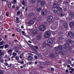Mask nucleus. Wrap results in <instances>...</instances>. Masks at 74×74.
<instances>
[{
	"mask_svg": "<svg viewBox=\"0 0 74 74\" xmlns=\"http://www.w3.org/2000/svg\"><path fill=\"white\" fill-rule=\"evenodd\" d=\"M58 5H59V4L58 3H54L53 5V8L55 9L56 8L57 10L60 12H61L63 11V9L60 7L58 6Z\"/></svg>",
	"mask_w": 74,
	"mask_h": 74,
	"instance_id": "f257e3e1",
	"label": "nucleus"
},
{
	"mask_svg": "<svg viewBox=\"0 0 74 74\" xmlns=\"http://www.w3.org/2000/svg\"><path fill=\"white\" fill-rule=\"evenodd\" d=\"M54 51H55V52H58L59 53L62 55L63 56L64 55V53L63 52L61 51H58L59 49L58 48V47H55V49H54Z\"/></svg>",
	"mask_w": 74,
	"mask_h": 74,
	"instance_id": "f03ea898",
	"label": "nucleus"
},
{
	"mask_svg": "<svg viewBox=\"0 0 74 74\" xmlns=\"http://www.w3.org/2000/svg\"><path fill=\"white\" fill-rule=\"evenodd\" d=\"M45 29L46 26L43 25H40L39 27V30L41 31H45Z\"/></svg>",
	"mask_w": 74,
	"mask_h": 74,
	"instance_id": "7ed1b4c3",
	"label": "nucleus"
},
{
	"mask_svg": "<svg viewBox=\"0 0 74 74\" xmlns=\"http://www.w3.org/2000/svg\"><path fill=\"white\" fill-rule=\"evenodd\" d=\"M51 33L49 31H47L45 34V36L47 38H48L51 36Z\"/></svg>",
	"mask_w": 74,
	"mask_h": 74,
	"instance_id": "20e7f679",
	"label": "nucleus"
},
{
	"mask_svg": "<svg viewBox=\"0 0 74 74\" xmlns=\"http://www.w3.org/2000/svg\"><path fill=\"white\" fill-rule=\"evenodd\" d=\"M49 57L50 58H51L52 59H53V60H55V59L56 58V57L55 56L54 53H51L49 54Z\"/></svg>",
	"mask_w": 74,
	"mask_h": 74,
	"instance_id": "39448f33",
	"label": "nucleus"
},
{
	"mask_svg": "<svg viewBox=\"0 0 74 74\" xmlns=\"http://www.w3.org/2000/svg\"><path fill=\"white\" fill-rule=\"evenodd\" d=\"M47 42L48 43L51 44H53V40L51 38H49L47 40Z\"/></svg>",
	"mask_w": 74,
	"mask_h": 74,
	"instance_id": "423d86ee",
	"label": "nucleus"
},
{
	"mask_svg": "<svg viewBox=\"0 0 74 74\" xmlns=\"http://www.w3.org/2000/svg\"><path fill=\"white\" fill-rule=\"evenodd\" d=\"M53 19V17L52 16H49L47 17V21L48 22H50Z\"/></svg>",
	"mask_w": 74,
	"mask_h": 74,
	"instance_id": "0eeeda50",
	"label": "nucleus"
},
{
	"mask_svg": "<svg viewBox=\"0 0 74 74\" xmlns=\"http://www.w3.org/2000/svg\"><path fill=\"white\" fill-rule=\"evenodd\" d=\"M47 12L46 10H43L41 12V14L42 16H45L47 15Z\"/></svg>",
	"mask_w": 74,
	"mask_h": 74,
	"instance_id": "6e6552de",
	"label": "nucleus"
},
{
	"mask_svg": "<svg viewBox=\"0 0 74 74\" xmlns=\"http://www.w3.org/2000/svg\"><path fill=\"white\" fill-rule=\"evenodd\" d=\"M68 35L71 38H72L73 37V32H71V31L69 32L68 33Z\"/></svg>",
	"mask_w": 74,
	"mask_h": 74,
	"instance_id": "1a4fd4ad",
	"label": "nucleus"
},
{
	"mask_svg": "<svg viewBox=\"0 0 74 74\" xmlns=\"http://www.w3.org/2000/svg\"><path fill=\"white\" fill-rule=\"evenodd\" d=\"M38 47L36 46H35V47H33V49L34 50V51H33V53H36V51H37L38 49Z\"/></svg>",
	"mask_w": 74,
	"mask_h": 74,
	"instance_id": "9d476101",
	"label": "nucleus"
},
{
	"mask_svg": "<svg viewBox=\"0 0 74 74\" xmlns=\"http://www.w3.org/2000/svg\"><path fill=\"white\" fill-rule=\"evenodd\" d=\"M42 51L44 52V53L46 54H48L49 53V51L47 50V49H45L43 50Z\"/></svg>",
	"mask_w": 74,
	"mask_h": 74,
	"instance_id": "9b49d317",
	"label": "nucleus"
},
{
	"mask_svg": "<svg viewBox=\"0 0 74 74\" xmlns=\"http://www.w3.org/2000/svg\"><path fill=\"white\" fill-rule=\"evenodd\" d=\"M40 4L41 6L45 5L46 4V2L45 1L43 0L40 1Z\"/></svg>",
	"mask_w": 74,
	"mask_h": 74,
	"instance_id": "f8f14e48",
	"label": "nucleus"
},
{
	"mask_svg": "<svg viewBox=\"0 0 74 74\" xmlns=\"http://www.w3.org/2000/svg\"><path fill=\"white\" fill-rule=\"evenodd\" d=\"M73 41L71 40H67V43L71 45L73 44Z\"/></svg>",
	"mask_w": 74,
	"mask_h": 74,
	"instance_id": "ddd939ff",
	"label": "nucleus"
},
{
	"mask_svg": "<svg viewBox=\"0 0 74 74\" xmlns=\"http://www.w3.org/2000/svg\"><path fill=\"white\" fill-rule=\"evenodd\" d=\"M38 32V30H37V29L33 30L32 31V33L33 34L35 35H36Z\"/></svg>",
	"mask_w": 74,
	"mask_h": 74,
	"instance_id": "4468645a",
	"label": "nucleus"
},
{
	"mask_svg": "<svg viewBox=\"0 0 74 74\" xmlns=\"http://www.w3.org/2000/svg\"><path fill=\"white\" fill-rule=\"evenodd\" d=\"M34 23V21L33 20H30L27 23V24L29 25H32Z\"/></svg>",
	"mask_w": 74,
	"mask_h": 74,
	"instance_id": "2eb2a0df",
	"label": "nucleus"
},
{
	"mask_svg": "<svg viewBox=\"0 0 74 74\" xmlns=\"http://www.w3.org/2000/svg\"><path fill=\"white\" fill-rule=\"evenodd\" d=\"M14 48L15 49L14 51L15 52L17 53L18 52V50L19 49V48L18 47H14Z\"/></svg>",
	"mask_w": 74,
	"mask_h": 74,
	"instance_id": "dca6fc26",
	"label": "nucleus"
},
{
	"mask_svg": "<svg viewBox=\"0 0 74 74\" xmlns=\"http://www.w3.org/2000/svg\"><path fill=\"white\" fill-rule=\"evenodd\" d=\"M32 57L30 55H29L28 56V61H31L32 60Z\"/></svg>",
	"mask_w": 74,
	"mask_h": 74,
	"instance_id": "f3484780",
	"label": "nucleus"
},
{
	"mask_svg": "<svg viewBox=\"0 0 74 74\" xmlns=\"http://www.w3.org/2000/svg\"><path fill=\"white\" fill-rule=\"evenodd\" d=\"M69 25L71 27H72L74 26V22H71L69 24Z\"/></svg>",
	"mask_w": 74,
	"mask_h": 74,
	"instance_id": "a211bd4d",
	"label": "nucleus"
},
{
	"mask_svg": "<svg viewBox=\"0 0 74 74\" xmlns=\"http://www.w3.org/2000/svg\"><path fill=\"white\" fill-rule=\"evenodd\" d=\"M74 14L73 12H70L69 13V16L70 17L73 18L74 16Z\"/></svg>",
	"mask_w": 74,
	"mask_h": 74,
	"instance_id": "6ab92c4d",
	"label": "nucleus"
},
{
	"mask_svg": "<svg viewBox=\"0 0 74 74\" xmlns=\"http://www.w3.org/2000/svg\"><path fill=\"white\" fill-rule=\"evenodd\" d=\"M42 9V8L40 7L38 8H37L36 9V11L38 12H40Z\"/></svg>",
	"mask_w": 74,
	"mask_h": 74,
	"instance_id": "aec40b11",
	"label": "nucleus"
},
{
	"mask_svg": "<svg viewBox=\"0 0 74 74\" xmlns=\"http://www.w3.org/2000/svg\"><path fill=\"white\" fill-rule=\"evenodd\" d=\"M16 22L17 23H19L20 22V21L19 18L18 17H16Z\"/></svg>",
	"mask_w": 74,
	"mask_h": 74,
	"instance_id": "412c9836",
	"label": "nucleus"
},
{
	"mask_svg": "<svg viewBox=\"0 0 74 74\" xmlns=\"http://www.w3.org/2000/svg\"><path fill=\"white\" fill-rule=\"evenodd\" d=\"M36 37L38 39L40 40V39H41L42 37V35L40 34L36 36Z\"/></svg>",
	"mask_w": 74,
	"mask_h": 74,
	"instance_id": "4be33fe9",
	"label": "nucleus"
},
{
	"mask_svg": "<svg viewBox=\"0 0 74 74\" xmlns=\"http://www.w3.org/2000/svg\"><path fill=\"white\" fill-rule=\"evenodd\" d=\"M11 3L13 4H15L17 2L16 0H13L11 2Z\"/></svg>",
	"mask_w": 74,
	"mask_h": 74,
	"instance_id": "5701e85b",
	"label": "nucleus"
},
{
	"mask_svg": "<svg viewBox=\"0 0 74 74\" xmlns=\"http://www.w3.org/2000/svg\"><path fill=\"white\" fill-rule=\"evenodd\" d=\"M47 45V44L45 43H43L42 44V47H43V49L45 48L46 47Z\"/></svg>",
	"mask_w": 74,
	"mask_h": 74,
	"instance_id": "b1692460",
	"label": "nucleus"
},
{
	"mask_svg": "<svg viewBox=\"0 0 74 74\" xmlns=\"http://www.w3.org/2000/svg\"><path fill=\"white\" fill-rule=\"evenodd\" d=\"M53 13L56 14H58V12L56 10H54L53 11Z\"/></svg>",
	"mask_w": 74,
	"mask_h": 74,
	"instance_id": "393cba45",
	"label": "nucleus"
},
{
	"mask_svg": "<svg viewBox=\"0 0 74 74\" xmlns=\"http://www.w3.org/2000/svg\"><path fill=\"white\" fill-rule=\"evenodd\" d=\"M64 26L65 28H67V27H68V24L67 23L65 22L64 23Z\"/></svg>",
	"mask_w": 74,
	"mask_h": 74,
	"instance_id": "a878e982",
	"label": "nucleus"
},
{
	"mask_svg": "<svg viewBox=\"0 0 74 74\" xmlns=\"http://www.w3.org/2000/svg\"><path fill=\"white\" fill-rule=\"evenodd\" d=\"M35 15V14L34 13H30L29 14V16L31 17H33Z\"/></svg>",
	"mask_w": 74,
	"mask_h": 74,
	"instance_id": "bb28decb",
	"label": "nucleus"
},
{
	"mask_svg": "<svg viewBox=\"0 0 74 74\" xmlns=\"http://www.w3.org/2000/svg\"><path fill=\"white\" fill-rule=\"evenodd\" d=\"M70 47V45L67 44H65V45H64V47L66 48H69Z\"/></svg>",
	"mask_w": 74,
	"mask_h": 74,
	"instance_id": "cd10ccee",
	"label": "nucleus"
},
{
	"mask_svg": "<svg viewBox=\"0 0 74 74\" xmlns=\"http://www.w3.org/2000/svg\"><path fill=\"white\" fill-rule=\"evenodd\" d=\"M58 48L60 50H62V46L61 45H60L58 46Z\"/></svg>",
	"mask_w": 74,
	"mask_h": 74,
	"instance_id": "c85d7f7f",
	"label": "nucleus"
},
{
	"mask_svg": "<svg viewBox=\"0 0 74 74\" xmlns=\"http://www.w3.org/2000/svg\"><path fill=\"white\" fill-rule=\"evenodd\" d=\"M36 1L35 0H31L30 1L31 3L32 4H35Z\"/></svg>",
	"mask_w": 74,
	"mask_h": 74,
	"instance_id": "c756f323",
	"label": "nucleus"
},
{
	"mask_svg": "<svg viewBox=\"0 0 74 74\" xmlns=\"http://www.w3.org/2000/svg\"><path fill=\"white\" fill-rule=\"evenodd\" d=\"M18 63H19L21 64H23L24 63V62L23 61H21V60H19L18 61Z\"/></svg>",
	"mask_w": 74,
	"mask_h": 74,
	"instance_id": "7c9ffc66",
	"label": "nucleus"
},
{
	"mask_svg": "<svg viewBox=\"0 0 74 74\" xmlns=\"http://www.w3.org/2000/svg\"><path fill=\"white\" fill-rule=\"evenodd\" d=\"M5 53L3 51H2L0 53V56H3Z\"/></svg>",
	"mask_w": 74,
	"mask_h": 74,
	"instance_id": "2f4dec72",
	"label": "nucleus"
},
{
	"mask_svg": "<svg viewBox=\"0 0 74 74\" xmlns=\"http://www.w3.org/2000/svg\"><path fill=\"white\" fill-rule=\"evenodd\" d=\"M63 51L66 53H67V50L65 48H63Z\"/></svg>",
	"mask_w": 74,
	"mask_h": 74,
	"instance_id": "473e14b6",
	"label": "nucleus"
},
{
	"mask_svg": "<svg viewBox=\"0 0 74 74\" xmlns=\"http://www.w3.org/2000/svg\"><path fill=\"white\" fill-rule=\"evenodd\" d=\"M22 4V5H24L25 7L26 6L25 4V2L24 1H23L21 3Z\"/></svg>",
	"mask_w": 74,
	"mask_h": 74,
	"instance_id": "72a5a7b5",
	"label": "nucleus"
},
{
	"mask_svg": "<svg viewBox=\"0 0 74 74\" xmlns=\"http://www.w3.org/2000/svg\"><path fill=\"white\" fill-rule=\"evenodd\" d=\"M8 5L9 8H10L12 6L11 3L9 2L8 3Z\"/></svg>",
	"mask_w": 74,
	"mask_h": 74,
	"instance_id": "f704fd0d",
	"label": "nucleus"
},
{
	"mask_svg": "<svg viewBox=\"0 0 74 74\" xmlns=\"http://www.w3.org/2000/svg\"><path fill=\"white\" fill-rule=\"evenodd\" d=\"M62 31H60V32H58V34L59 35H62Z\"/></svg>",
	"mask_w": 74,
	"mask_h": 74,
	"instance_id": "c9c22d12",
	"label": "nucleus"
},
{
	"mask_svg": "<svg viewBox=\"0 0 74 74\" xmlns=\"http://www.w3.org/2000/svg\"><path fill=\"white\" fill-rule=\"evenodd\" d=\"M23 56V53L21 54L19 56L20 59H22Z\"/></svg>",
	"mask_w": 74,
	"mask_h": 74,
	"instance_id": "e433bc0d",
	"label": "nucleus"
},
{
	"mask_svg": "<svg viewBox=\"0 0 74 74\" xmlns=\"http://www.w3.org/2000/svg\"><path fill=\"white\" fill-rule=\"evenodd\" d=\"M15 59L17 61H18L19 59V57L18 56H16L15 57Z\"/></svg>",
	"mask_w": 74,
	"mask_h": 74,
	"instance_id": "4c0bfd02",
	"label": "nucleus"
},
{
	"mask_svg": "<svg viewBox=\"0 0 74 74\" xmlns=\"http://www.w3.org/2000/svg\"><path fill=\"white\" fill-rule=\"evenodd\" d=\"M16 31L18 32H21V30H20V29H19V28H16Z\"/></svg>",
	"mask_w": 74,
	"mask_h": 74,
	"instance_id": "58836bf2",
	"label": "nucleus"
},
{
	"mask_svg": "<svg viewBox=\"0 0 74 74\" xmlns=\"http://www.w3.org/2000/svg\"><path fill=\"white\" fill-rule=\"evenodd\" d=\"M4 62V60L3 59H1L0 60V62L1 63H2L3 62Z\"/></svg>",
	"mask_w": 74,
	"mask_h": 74,
	"instance_id": "ea45409f",
	"label": "nucleus"
},
{
	"mask_svg": "<svg viewBox=\"0 0 74 74\" xmlns=\"http://www.w3.org/2000/svg\"><path fill=\"white\" fill-rule=\"evenodd\" d=\"M4 43V41L3 40L1 42H0V45H2Z\"/></svg>",
	"mask_w": 74,
	"mask_h": 74,
	"instance_id": "a19ab883",
	"label": "nucleus"
},
{
	"mask_svg": "<svg viewBox=\"0 0 74 74\" xmlns=\"http://www.w3.org/2000/svg\"><path fill=\"white\" fill-rule=\"evenodd\" d=\"M58 52H55V53L56 56H58Z\"/></svg>",
	"mask_w": 74,
	"mask_h": 74,
	"instance_id": "79ce46f5",
	"label": "nucleus"
},
{
	"mask_svg": "<svg viewBox=\"0 0 74 74\" xmlns=\"http://www.w3.org/2000/svg\"><path fill=\"white\" fill-rule=\"evenodd\" d=\"M39 67L40 68L42 69H43V67L41 65H39Z\"/></svg>",
	"mask_w": 74,
	"mask_h": 74,
	"instance_id": "37998d69",
	"label": "nucleus"
},
{
	"mask_svg": "<svg viewBox=\"0 0 74 74\" xmlns=\"http://www.w3.org/2000/svg\"><path fill=\"white\" fill-rule=\"evenodd\" d=\"M32 64V63L31 62H28L27 63V65Z\"/></svg>",
	"mask_w": 74,
	"mask_h": 74,
	"instance_id": "c03bdc74",
	"label": "nucleus"
},
{
	"mask_svg": "<svg viewBox=\"0 0 74 74\" xmlns=\"http://www.w3.org/2000/svg\"><path fill=\"white\" fill-rule=\"evenodd\" d=\"M21 14V12L19 10H18V11L17 12V14L18 15H19L20 14Z\"/></svg>",
	"mask_w": 74,
	"mask_h": 74,
	"instance_id": "a18cd8bd",
	"label": "nucleus"
},
{
	"mask_svg": "<svg viewBox=\"0 0 74 74\" xmlns=\"http://www.w3.org/2000/svg\"><path fill=\"white\" fill-rule=\"evenodd\" d=\"M13 55H14V56H16V55H17V54L16 53H15L14 52L13 53Z\"/></svg>",
	"mask_w": 74,
	"mask_h": 74,
	"instance_id": "49530a36",
	"label": "nucleus"
},
{
	"mask_svg": "<svg viewBox=\"0 0 74 74\" xmlns=\"http://www.w3.org/2000/svg\"><path fill=\"white\" fill-rule=\"evenodd\" d=\"M8 45H5V47L4 48L5 49H6L7 48H8Z\"/></svg>",
	"mask_w": 74,
	"mask_h": 74,
	"instance_id": "de8ad7c7",
	"label": "nucleus"
},
{
	"mask_svg": "<svg viewBox=\"0 0 74 74\" xmlns=\"http://www.w3.org/2000/svg\"><path fill=\"white\" fill-rule=\"evenodd\" d=\"M12 52V50L11 49H10L8 51V53H11Z\"/></svg>",
	"mask_w": 74,
	"mask_h": 74,
	"instance_id": "09e8293b",
	"label": "nucleus"
},
{
	"mask_svg": "<svg viewBox=\"0 0 74 74\" xmlns=\"http://www.w3.org/2000/svg\"><path fill=\"white\" fill-rule=\"evenodd\" d=\"M44 64L46 65H48L49 63L47 62H45L44 63Z\"/></svg>",
	"mask_w": 74,
	"mask_h": 74,
	"instance_id": "8fccbe9b",
	"label": "nucleus"
},
{
	"mask_svg": "<svg viewBox=\"0 0 74 74\" xmlns=\"http://www.w3.org/2000/svg\"><path fill=\"white\" fill-rule=\"evenodd\" d=\"M3 71H1V70L0 69V74H3Z\"/></svg>",
	"mask_w": 74,
	"mask_h": 74,
	"instance_id": "3c124183",
	"label": "nucleus"
},
{
	"mask_svg": "<svg viewBox=\"0 0 74 74\" xmlns=\"http://www.w3.org/2000/svg\"><path fill=\"white\" fill-rule=\"evenodd\" d=\"M41 20V19L40 18H38V21H40Z\"/></svg>",
	"mask_w": 74,
	"mask_h": 74,
	"instance_id": "603ef678",
	"label": "nucleus"
},
{
	"mask_svg": "<svg viewBox=\"0 0 74 74\" xmlns=\"http://www.w3.org/2000/svg\"><path fill=\"white\" fill-rule=\"evenodd\" d=\"M34 58L35 59H38V57L37 56H34Z\"/></svg>",
	"mask_w": 74,
	"mask_h": 74,
	"instance_id": "864d4df0",
	"label": "nucleus"
},
{
	"mask_svg": "<svg viewBox=\"0 0 74 74\" xmlns=\"http://www.w3.org/2000/svg\"><path fill=\"white\" fill-rule=\"evenodd\" d=\"M60 15H61V16H64V15L63 14V13L62 12H61V13L60 14Z\"/></svg>",
	"mask_w": 74,
	"mask_h": 74,
	"instance_id": "5fc2aeb1",
	"label": "nucleus"
},
{
	"mask_svg": "<svg viewBox=\"0 0 74 74\" xmlns=\"http://www.w3.org/2000/svg\"><path fill=\"white\" fill-rule=\"evenodd\" d=\"M37 56L38 57H39V58H40V57H41V55L40 54H38Z\"/></svg>",
	"mask_w": 74,
	"mask_h": 74,
	"instance_id": "6e6d98bb",
	"label": "nucleus"
},
{
	"mask_svg": "<svg viewBox=\"0 0 74 74\" xmlns=\"http://www.w3.org/2000/svg\"><path fill=\"white\" fill-rule=\"evenodd\" d=\"M58 40H60L62 39V37L61 36H59L58 38Z\"/></svg>",
	"mask_w": 74,
	"mask_h": 74,
	"instance_id": "4d7b16f0",
	"label": "nucleus"
},
{
	"mask_svg": "<svg viewBox=\"0 0 74 74\" xmlns=\"http://www.w3.org/2000/svg\"><path fill=\"white\" fill-rule=\"evenodd\" d=\"M51 70L52 71H55V69H54L53 68V67H51Z\"/></svg>",
	"mask_w": 74,
	"mask_h": 74,
	"instance_id": "13d9d810",
	"label": "nucleus"
},
{
	"mask_svg": "<svg viewBox=\"0 0 74 74\" xmlns=\"http://www.w3.org/2000/svg\"><path fill=\"white\" fill-rule=\"evenodd\" d=\"M12 65V64H10L8 66V68H9L11 67Z\"/></svg>",
	"mask_w": 74,
	"mask_h": 74,
	"instance_id": "bf43d9fd",
	"label": "nucleus"
},
{
	"mask_svg": "<svg viewBox=\"0 0 74 74\" xmlns=\"http://www.w3.org/2000/svg\"><path fill=\"white\" fill-rule=\"evenodd\" d=\"M69 64V62H66L65 63V65H67L68 64Z\"/></svg>",
	"mask_w": 74,
	"mask_h": 74,
	"instance_id": "052dcab7",
	"label": "nucleus"
},
{
	"mask_svg": "<svg viewBox=\"0 0 74 74\" xmlns=\"http://www.w3.org/2000/svg\"><path fill=\"white\" fill-rule=\"evenodd\" d=\"M73 69V67H70L69 69L71 71H72Z\"/></svg>",
	"mask_w": 74,
	"mask_h": 74,
	"instance_id": "680f3d73",
	"label": "nucleus"
},
{
	"mask_svg": "<svg viewBox=\"0 0 74 74\" xmlns=\"http://www.w3.org/2000/svg\"><path fill=\"white\" fill-rule=\"evenodd\" d=\"M15 5H13L12 6V8H15Z\"/></svg>",
	"mask_w": 74,
	"mask_h": 74,
	"instance_id": "e2e57ef3",
	"label": "nucleus"
},
{
	"mask_svg": "<svg viewBox=\"0 0 74 74\" xmlns=\"http://www.w3.org/2000/svg\"><path fill=\"white\" fill-rule=\"evenodd\" d=\"M18 7L17 6L16 7V11H18Z\"/></svg>",
	"mask_w": 74,
	"mask_h": 74,
	"instance_id": "0e129e2a",
	"label": "nucleus"
},
{
	"mask_svg": "<svg viewBox=\"0 0 74 74\" xmlns=\"http://www.w3.org/2000/svg\"><path fill=\"white\" fill-rule=\"evenodd\" d=\"M4 47V46H0V49H2V48H3Z\"/></svg>",
	"mask_w": 74,
	"mask_h": 74,
	"instance_id": "69168bd1",
	"label": "nucleus"
},
{
	"mask_svg": "<svg viewBox=\"0 0 74 74\" xmlns=\"http://www.w3.org/2000/svg\"><path fill=\"white\" fill-rule=\"evenodd\" d=\"M69 72V71L68 69H66V73H68Z\"/></svg>",
	"mask_w": 74,
	"mask_h": 74,
	"instance_id": "338daca9",
	"label": "nucleus"
},
{
	"mask_svg": "<svg viewBox=\"0 0 74 74\" xmlns=\"http://www.w3.org/2000/svg\"><path fill=\"white\" fill-rule=\"evenodd\" d=\"M15 36V34H13L12 35V37H14Z\"/></svg>",
	"mask_w": 74,
	"mask_h": 74,
	"instance_id": "774afa93",
	"label": "nucleus"
}]
</instances>
